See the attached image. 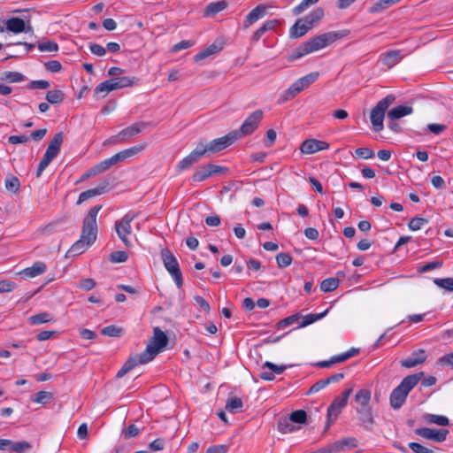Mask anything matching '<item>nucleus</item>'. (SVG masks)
<instances>
[{
  "instance_id": "nucleus-1",
  "label": "nucleus",
  "mask_w": 453,
  "mask_h": 453,
  "mask_svg": "<svg viewBox=\"0 0 453 453\" xmlns=\"http://www.w3.org/2000/svg\"><path fill=\"white\" fill-rule=\"evenodd\" d=\"M349 30L333 31L317 35L302 43L288 56V61L296 60L309 53L319 50L330 43L349 35Z\"/></svg>"
},
{
  "instance_id": "nucleus-2",
  "label": "nucleus",
  "mask_w": 453,
  "mask_h": 453,
  "mask_svg": "<svg viewBox=\"0 0 453 453\" xmlns=\"http://www.w3.org/2000/svg\"><path fill=\"white\" fill-rule=\"evenodd\" d=\"M423 375V372L408 375L393 389L389 396V402L394 410H398L403 405L408 394L417 386Z\"/></svg>"
},
{
  "instance_id": "nucleus-3",
  "label": "nucleus",
  "mask_w": 453,
  "mask_h": 453,
  "mask_svg": "<svg viewBox=\"0 0 453 453\" xmlns=\"http://www.w3.org/2000/svg\"><path fill=\"white\" fill-rule=\"evenodd\" d=\"M168 343L167 335L159 328L155 327L153 336L150 340L145 350L140 355L147 363L152 361Z\"/></svg>"
},
{
  "instance_id": "nucleus-4",
  "label": "nucleus",
  "mask_w": 453,
  "mask_h": 453,
  "mask_svg": "<svg viewBox=\"0 0 453 453\" xmlns=\"http://www.w3.org/2000/svg\"><path fill=\"white\" fill-rule=\"evenodd\" d=\"M102 205H95L89 209L88 214L83 219L82 231L81 238L87 242L88 244H93L97 236L96 217Z\"/></svg>"
},
{
  "instance_id": "nucleus-5",
  "label": "nucleus",
  "mask_w": 453,
  "mask_h": 453,
  "mask_svg": "<svg viewBox=\"0 0 453 453\" xmlns=\"http://www.w3.org/2000/svg\"><path fill=\"white\" fill-rule=\"evenodd\" d=\"M64 134L62 132L57 133L53 139L49 143V146L39 163L36 177H40L46 167L51 163V161L59 154L61 145L63 143Z\"/></svg>"
},
{
  "instance_id": "nucleus-6",
  "label": "nucleus",
  "mask_w": 453,
  "mask_h": 453,
  "mask_svg": "<svg viewBox=\"0 0 453 453\" xmlns=\"http://www.w3.org/2000/svg\"><path fill=\"white\" fill-rule=\"evenodd\" d=\"M160 257L165 268L173 277L176 286L180 288L183 285V277L177 258L167 248L161 250Z\"/></svg>"
},
{
  "instance_id": "nucleus-7",
  "label": "nucleus",
  "mask_w": 453,
  "mask_h": 453,
  "mask_svg": "<svg viewBox=\"0 0 453 453\" xmlns=\"http://www.w3.org/2000/svg\"><path fill=\"white\" fill-rule=\"evenodd\" d=\"M395 96L393 95H388L386 97L380 100L377 104L371 111V123L372 125L373 130L376 132H380L383 129V120L385 117V112L389 107V105L395 101Z\"/></svg>"
},
{
  "instance_id": "nucleus-8",
  "label": "nucleus",
  "mask_w": 453,
  "mask_h": 453,
  "mask_svg": "<svg viewBox=\"0 0 453 453\" xmlns=\"http://www.w3.org/2000/svg\"><path fill=\"white\" fill-rule=\"evenodd\" d=\"M263 116L264 112L262 110H256L250 115H249L239 129L232 131L233 133L236 134V139L239 140L243 136L253 134L258 127Z\"/></svg>"
},
{
  "instance_id": "nucleus-9",
  "label": "nucleus",
  "mask_w": 453,
  "mask_h": 453,
  "mask_svg": "<svg viewBox=\"0 0 453 453\" xmlns=\"http://www.w3.org/2000/svg\"><path fill=\"white\" fill-rule=\"evenodd\" d=\"M236 136V134L231 131L225 136L214 139L207 144L202 143V150H204V155L219 152L237 141Z\"/></svg>"
},
{
  "instance_id": "nucleus-10",
  "label": "nucleus",
  "mask_w": 453,
  "mask_h": 453,
  "mask_svg": "<svg viewBox=\"0 0 453 453\" xmlns=\"http://www.w3.org/2000/svg\"><path fill=\"white\" fill-rule=\"evenodd\" d=\"M134 215L126 214L121 219L115 222V230L119 239L127 247L132 246L127 235L131 234V222L134 220Z\"/></svg>"
},
{
  "instance_id": "nucleus-11",
  "label": "nucleus",
  "mask_w": 453,
  "mask_h": 453,
  "mask_svg": "<svg viewBox=\"0 0 453 453\" xmlns=\"http://www.w3.org/2000/svg\"><path fill=\"white\" fill-rule=\"evenodd\" d=\"M414 433L427 440H432L436 442H442L446 440L449 434L448 429H434L429 427H419L415 429Z\"/></svg>"
},
{
  "instance_id": "nucleus-12",
  "label": "nucleus",
  "mask_w": 453,
  "mask_h": 453,
  "mask_svg": "<svg viewBox=\"0 0 453 453\" xmlns=\"http://www.w3.org/2000/svg\"><path fill=\"white\" fill-rule=\"evenodd\" d=\"M204 156V150H202V143H198L196 149L183 159H181L178 165L177 169L179 171H184L188 169L194 164L197 163L201 157Z\"/></svg>"
},
{
  "instance_id": "nucleus-13",
  "label": "nucleus",
  "mask_w": 453,
  "mask_h": 453,
  "mask_svg": "<svg viewBox=\"0 0 453 453\" xmlns=\"http://www.w3.org/2000/svg\"><path fill=\"white\" fill-rule=\"evenodd\" d=\"M329 143L317 139H306L300 145V150L303 154H314L318 151L327 150Z\"/></svg>"
},
{
  "instance_id": "nucleus-14",
  "label": "nucleus",
  "mask_w": 453,
  "mask_h": 453,
  "mask_svg": "<svg viewBox=\"0 0 453 453\" xmlns=\"http://www.w3.org/2000/svg\"><path fill=\"white\" fill-rule=\"evenodd\" d=\"M347 405V403L336 396L329 407L327 408V420L325 426V432L330 427L331 424L334 422L342 410Z\"/></svg>"
},
{
  "instance_id": "nucleus-15",
  "label": "nucleus",
  "mask_w": 453,
  "mask_h": 453,
  "mask_svg": "<svg viewBox=\"0 0 453 453\" xmlns=\"http://www.w3.org/2000/svg\"><path fill=\"white\" fill-rule=\"evenodd\" d=\"M5 28L9 32L14 34H19L22 32L29 33L33 32V28L30 25L27 26L25 21L19 17H13L5 20Z\"/></svg>"
},
{
  "instance_id": "nucleus-16",
  "label": "nucleus",
  "mask_w": 453,
  "mask_h": 453,
  "mask_svg": "<svg viewBox=\"0 0 453 453\" xmlns=\"http://www.w3.org/2000/svg\"><path fill=\"white\" fill-rule=\"evenodd\" d=\"M427 358L425 349H418L414 350L410 357L401 360V365L405 368H412L423 364Z\"/></svg>"
},
{
  "instance_id": "nucleus-17",
  "label": "nucleus",
  "mask_w": 453,
  "mask_h": 453,
  "mask_svg": "<svg viewBox=\"0 0 453 453\" xmlns=\"http://www.w3.org/2000/svg\"><path fill=\"white\" fill-rule=\"evenodd\" d=\"M266 7L264 4H258L252 9L250 13L245 17L243 21V28L247 29L252 24L265 15Z\"/></svg>"
},
{
  "instance_id": "nucleus-18",
  "label": "nucleus",
  "mask_w": 453,
  "mask_h": 453,
  "mask_svg": "<svg viewBox=\"0 0 453 453\" xmlns=\"http://www.w3.org/2000/svg\"><path fill=\"white\" fill-rule=\"evenodd\" d=\"M147 126L148 123L146 122L134 123L119 132L120 140L123 141V142L128 141L131 137L140 134Z\"/></svg>"
},
{
  "instance_id": "nucleus-19",
  "label": "nucleus",
  "mask_w": 453,
  "mask_h": 453,
  "mask_svg": "<svg viewBox=\"0 0 453 453\" xmlns=\"http://www.w3.org/2000/svg\"><path fill=\"white\" fill-rule=\"evenodd\" d=\"M109 182L105 180L97 187L81 193L77 201V204H81L89 198L104 194L107 190Z\"/></svg>"
},
{
  "instance_id": "nucleus-20",
  "label": "nucleus",
  "mask_w": 453,
  "mask_h": 453,
  "mask_svg": "<svg viewBox=\"0 0 453 453\" xmlns=\"http://www.w3.org/2000/svg\"><path fill=\"white\" fill-rule=\"evenodd\" d=\"M46 269L47 266L44 262L37 261L32 266L23 269L19 274L24 279L35 278L42 274Z\"/></svg>"
},
{
  "instance_id": "nucleus-21",
  "label": "nucleus",
  "mask_w": 453,
  "mask_h": 453,
  "mask_svg": "<svg viewBox=\"0 0 453 453\" xmlns=\"http://www.w3.org/2000/svg\"><path fill=\"white\" fill-rule=\"evenodd\" d=\"M145 364H147V362L144 361L143 358H142L140 354L133 356V357H130L126 361V363L123 365V366L119 370V372H117L116 377L117 378H121L126 373H127L130 370H132L133 368L137 366L138 365H145Z\"/></svg>"
},
{
  "instance_id": "nucleus-22",
  "label": "nucleus",
  "mask_w": 453,
  "mask_h": 453,
  "mask_svg": "<svg viewBox=\"0 0 453 453\" xmlns=\"http://www.w3.org/2000/svg\"><path fill=\"white\" fill-rule=\"evenodd\" d=\"M357 412L358 414V418L361 421L365 429L371 431L374 424L372 408H357Z\"/></svg>"
},
{
  "instance_id": "nucleus-23",
  "label": "nucleus",
  "mask_w": 453,
  "mask_h": 453,
  "mask_svg": "<svg viewBox=\"0 0 453 453\" xmlns=\"http://www.w3.org/2000/svg\"><path fill=\"white\" fill-rule=\"evenodd\" d=\"M312 27H310L304 19H298L296 23L290 27L289 35L292 38H300L309 32Z\"/></svg>"
},
{
  "instance_id": "nucleus-24",
  "label": "nucleus",
  "mask_w": 453,
  "mask_h": 453,
  "mask_svg": "<svg viewBox=\"0 0 453 453\" xmlns=\"http://www.w3.org/2000/svg\"><path fill=\"white\" fill-rule=\"evenodd\" d=\"M403 59V55L400 50H393L387 51L383 54L381 61L384 65L392 68Z\"/></svg>"
},
{
  "instance_id": "nucleus-25",
  "label": "nucleus",
  "mask_w": 453,
  "mask_h": 453,
  "mask_svg": "<svg viewBox=\"0 0 453 453\" xmlns=\"http://www.w3.org/2000/svg\"><path fill=\"white\" fill-rule=\"evenodd\" d=\"M228 5V3L226 0H220L216 2L210 3L203 11V15L205 17H213L219 12L224 11Z\"/></svg>"
},
{
  "instance_id": "nucleus-26",
  "label": "nucleus",
  "mask_w": 453,
  "mask_h": 453,
  "mask_svg": "<svg viewBox=\"0 0 453 453\" xmlns=\"http://www.w3.org/2000/svg\"><path fill=\"white\" fill-rule=\"evenodd\" d=\"M412 111H413V109L411 106L398 105V106L392 108L388 112V119H391V120H396V119H399L406 115L412 113Z\"/></svg>"
},
{
  "instance_id": "nucleus-27",
  "label": "nucleus",
  "mask_w": 453,
  "mask_h": 453,
  "mask_svg": "<svg viewBox=\"0 0 453 453\" xmlns=\"http://www.w3.org/2000/svg\"><path fill=\"white\" fill-rule=\"evenodd\" d=\"M113 90H116V87L114 86L113 81L111 78L110 80L99 83L95 88V94L100 96L101 97H105L110 92Z\"/></svg>"
},
{
  "instance_id": "nucleus-28",
  "label": "nucleus",
  "mask_w": 453,
  "mask_h": 453,
  "mask_svg": "<svg viewBox=\"0 0 453 453\" xmlns=\"http://www.w3.org/2000/svg\"><path fill=\"white\" fill-rule=\"evenodd\" d=\"M371 400V391L367 388L358 390L355 395V401L359 405L358 408H367Z\"/></svg>"
},
{
  "instance_id": "nucleus-29",
  "label": "nucleus",
  "mask_w": 453,
  "mask_h": 453,
  "mask_svg": "<svg viewBox=\"0 0 453 453\" xmlns=\"http://www.w3.org/2000/svg\"><path fill=\"white\" fill-rule=\"evenodd\" d=\"M324 9L321 7L314 9L305 17H303L304 21L310 25V27H313L319 20L324 17Z\"/></svg>"
},
{
  "instance_id": "nucleus-30",
  "label": "nucleus",
  "mask_w": 453,
  "mask_h": 453,
  "mask_svg": "<svg viewBox=\"0 0 453 453\" xmlns=\"http://www.w3.org/2000/svg\"><path fill=\"white\" fill-rule=\"evenodd\" d=\"M209 177H211V174H210L208 164H206V165H203L198 167L195 171V173H193V175L190 178V181L192 183L193 182H201V181L205 180Z\"/></svg>"
},
{
  "instance_id": "nucleus-31",
  "label": "nucleus",
  "mask_w": 453,
  "mask_h": 453,
  "mask_svg": "<svg viewBox=\"0 0 453 453\" xmlns=\"http://www.w3.org/2000/svg\"><path fill=\"white\" fill-rule=\"evenodd\" d=\"M328 311L329 310L326 309V311H324L321 313H310V314L305 315L304 317H303L302 321L300 322V324L298 325V326L296 328L305 327V326L321 319L322 318H324L326 315Z\"/></svg>"
},
{
  "instance_id": "nucleus-32",
  "label": "nucleus",
  "mask_w": 453,
  "mask_h": 453,
  "mask_svg": "<svg viewBox=\"0 0 453 453\" xmlns=\"http://www.w3.org/2000/svg\"><path fill=\"white\" fill-rule=\"evenodd\" d=\"M277 427L278 430L282 434L292 433L298 429V427L293 425V422L288 417L279 418Z\"/></svg>"
},
{
  "instance_id": "nucleus-33",
  "label": "nucleus",
  "mask_w": 453,
  "mask_h": 453,
  "mask_svg": "<svg viewBox=\"0 0 453 453\" xmlns=\"http://www.w3.org/2000/svg\"><path fill=\"white\" fill-rule=\"evenodd\" d=\"M53 320V316L49 312H41L28 318L30 325H41Z\"/></svg>"
},
{
  "instance_id": "nucleus-34",
  "label": "nucleus",
  "mask_w": 453,
  "mask_h": 453,
  "mask_svg": "<svg viewBox=\"0 0 453 453\" xmlns=\"http://www.w3.org/2000/svg\"><path fill=\"white\" fill-rule=\"evenodd\" d=\"M243 403L240 397H229L226 403V409L231 413H239L242 411Z\"/></svg>"
},
{
  "instance_id": "nucleus-35",
  "label": "nucleus",
  "mask_w": 453,
  "mask_h": 453,
  "mask_svg": "<svg viewBox=\"0 0 453 453\" xmlns=\"http://www.w3.org/2000/svg\"><path fill=\"white\" fill-rule=\"evenodd\" d=\"M91 244H88L86 241L80 238L78 241H76L72 247L68 250V254L70 256H78L82 254L88 246Z\"/></svg>"
},
{
  "instance_id": "nucleus-36",
  "label": "nucleus",
  "mask_w": 453,
  "mask_h": 453,
  "mask_svg": "<svg viewBox=\"0 0 453 453\" xmlns=\"http://www.w3.org/2000/svg\"><path fill=\"white\" fill-rule=\"evenodd\" d=\"M424 419L428 424H436L441 426H445L449 424V420L447 417L436 414H426Z\"/></svg>"
},
{
  "instance_id": "nucleus-37",
  "label": "nucleus",
  "mask_w": 453,
  "mask_h": 453,
  "mask_svg": "<svg viewBox=\"0 0 453 453\" xmlns=\"http://www.w3.org/2000/svg\"><path fill=\"white\" fill-rule=\"evenodd\" d=\"M65 94L60 89L50 90L46 94V100L51 104H58L64 101Z\"/></svg>"
},
{
  "instance_id": "nucleus-38",
  "label": "nucleus",
  "mask_w": 453,
  "mask_h": 453,
  "mask_svg": "<svg viewBox=\"0 0 453 453\" xmlns=\"http://www.w3.org/2000/svg\"><path fill=\"white\" fill-rule=\"evenodd\" d=\"M111 79L113 81L114 86L116 87V89L132 87L134 84V81L136 80L135 77L129 76L116 77Z\"/></svg>"
},
{
  "instance_id": "nucleus-39",
  "label": "nucleus",
  "mask_w": 453,
  "mask_h": 453,
  "mask_svg": "<svg viewBox=\"0 0 453 453\" xmlns=\"http://www.w3.org/2000/svg\"><path fill=\"white\" fill-rule=\"evenodd\" d=\"M339 286V280L336 278H327L320 283V289L325 293L332 292Z\"/></svg>"
},
{
  "instance_id": "nucleus-40",
  "label": "nucleus",
  "mask_w": 453,
  "mask_h": 453,
  "mask_svg": "<svg viewBox=\"0 0 453 453\" xmlns=\"http://www.w3.org/2000/svg\"><path fill=\"white\" fill-rule=\"evenodd\" d=\"M300 92H297V88L292 84L288 89H286L279 97L278 103L280 104H284L293 98H295Z\"/></svg>"
},
{
  "instance_id": "nucleus-41",
  "label": "nucleus",
  "mask_w": 453,
  "mask_h": 453,
  "mask_svg": "<svg viewBox=\"0 0 453 453\" xmlns=\"http://www.w3.org/2000/svg\"><path fill=\"white\" fill-rule=\"evenodd\" d=\"M219 50V48L217 45L211 44L209 47H207L206 49H204L203 50L197 53L194 57V60L198 62L200 60L206 58L207 57H209L211 55L217 53Z\"/></svg>"
},
{
  "instance_id": "nucleus-42",
  "label": "nucleus",
  "mask_w": 453,
  "mask_h": 453,
  "mask_svg": "<svg viewBox=\"0 0 453 453\" xmlns=\"http://www.w3.org/2000/svg\"><path fill=\"white\" fill-rule=\"evenodd\" d=\"M52 399H53L52 393L47 392V391H39L32 398V401L35 403L46 404V403H50Z\"/></svg>"
},
{
  "instance_id": "nucleus-43",
  "label": "nucleus",
  "mask_w": 453,
  "mask_h": 453,
  "mask_svg": "<svg viewBox=\"0 0 453 453\" xmlns=\"http://www.w3.org/2000/svg\"><path fill=\"white\" fill-rule=\"evenodd\" d=\"M293 258L289 253L280 252L276 256V262L280 268H285L291 265Z\"/></svg>"
},
{
  "instance_id": "nucleus-44",
  "label": "nucleus",
  "mask_w": 453,
  "mask_h": 453,
  "mask_svg": "<svg viewBox=\"0 0 453 453\" xmlns=\"http://www.w3.org/2000/svg\"><path fill=\"white\" fill-rule=\"evenodd\" d=\"M3 79L8 82L15 83L23 81L25 80V76L19 72H5L3 74Z\"/></svg>"
},
{
  "instance_id": "nucleus-45",
  "label": "nucleus",
  "mask_w": 453,
  "mask_h": 453,
  "mask_svg": "<svg viewBox=\"0 0 453 453\" xmlns=\"http://www.w3.org/2000/svg\"><path fill=\"white\" fill-rule=\"evenodd\" d=\"M288 418L293 423L304 424L307 420V414L303 410H297L293 411Z\"/></svg>"
},
{
  "instance_id": "nucleus-46",
  "label": "nucleus",
  "mask_w": 453,
  "mask_h": 453,
  "mask_svg": "<svg viewBox=\"0 0 453 453\" xmlns=\"http://www.w3.org/2000/svg\"><path fill=\"white\" fill-rule=\"evenodd\" d=\"M32 449V445L26 441L12 442V447L9 449L10 451L17 453H25L26 451Z\"/></svg>"
},
{
  "instance_id": "nucleus-47",
  "label": "nucleus",
  "mask_w": 453,
  "mask_h": 453,
  "mask_svg": "<svg viewBox=\"0 0 453 453\" xmlns=\"http://www.w3.org/2000/svg\"><path fill=\"white\" fill-rule=\"evenodd\" d=\"M428 220L421 217H413L408 223V226L411 231L419 230L424 225L427 224Z\"/></svg>"
},
{
  "instance_id": "nucleus-48",
  "label": "nucleus",
  "mask_w": 453,
  "mask_h": 453,
  "mask_svg": "<svg viewBox=\"0 0 453 453\" xmlns=\"http://www.w3.org/2000/svg\"><path fill=\"white\" fill-rule=\"evenodd\" d=\"M301 317L302 316L299 313H296L291 316H288V317L280 320L277 323V328L278 329L285 328V327L294 324L296 321L299 320L301 319Z\"/></svg>"
},
{
  "instance_id": "nucleus-49",
  "label": "nucleus",
  "mask_w": 453,
  "mask_h": 453,
  "mask_svg": "<svg viewBox=\"0 0 453 453\" xmlns=\"http://www.w3.org/2000/svg\"><path fill=\"white\" fill-rule=\"evenodd\" d=\"M319 0H303L298 5L294 7L292 12L294 15H299L308 9L311 5L315 4Z\"/></svg>"
},
{
  "instance_id": "nucleus-50",
  "label": "nucleus",
  "mask_w": 453,
  "mask_h": 453,
  "mask_svg": "<svg viewBox=\"0 0 453 453\" xmlns=\"http://www.w3.org/2000/svg\"><path fill=\"white\" fill-rule=\"evenodd\" d=\"M319 73L318 72L310 73L298 79L299 83H302L304 88H308L311 84L317 81Z\"/></svg>"
},
{
  "instance_id": "nucleus-51",
  "label": "nucleus",
  "mask_w": 453,
  "mask_h": 453,
  "mask_svg": "<svg viewBox=\"0 0 453 453\" xmlns=\"http://www.w3.org/2000/svg\"><path fill=\"white\" fill-rule=\"evenodd\" d=\"M434 283L441 288L453 291V278H435Z\"/></svg>"
},
{
  "instance_id": "nucleus-52",
  "label": "nucleus",
  "mask_w": 453,
  "mask_h": 453,
  "mask_svg": "<svg viewBox=\"0 0 453 453\" xmlns=\"http://www.w3.org/2000/svg\"><path fill=\"white\" fill-rule=\"evenodd\" d=\"M128 254L124 250L113 251L110 255V261L112 263H124L127 260Z\"/></svg>"
},
{
  "instance_id": "nucleus-53",
  "label": "nucleus",
  "mask_w": 453,
  "mask_h": 453,
  "mask_svg": "<svg viewBox=\"0 0 453 453\" xmlns=\"http://www.w3.org/2000/svg\"><path fill=\"white\" fill-rule=\"evenodd\" d=\"M19 187L20 182L16 176H11L5 180V188L8 190L17 193L19 190Z\"/></svg>"
},
{
  "instance_id": "nucleus-54",
  "label": "nucleus",
  "mask_w": 453,
  "mask_h": 453,
  "mask_svg": "<svg viewBox=\"0 0 453 453\" xmlns=\"http://www.w3.org/2000/svg\"><path fill=\"white\" fill-rule=\"evenodd\" d=\"M139 433V427H137L134 424H132L122 431V435L125 440H128L130 438L137 436Z\"/></svg>"
},
{
  "instance_id": "nucleus-55",
  "label": "nucleus",
  "mask_w": 453,
  "mask_h": 453,
  "mask_svg": "<svg viewBox=\"0 0 453 453\" xmlns=\"http://www.w3.org/2000/svg\"><path fill=\"white\" fill-rule=\"evenodd\" d=\"M39 50L41 51H58V45L57 42L53 41H47L43 42H40L37 45Z\"/></svg>"
},
{
  "instance_id": "nucleus-56",
  "label": "nucleus",
  "mask_w": 453,
  "mask_h": 453,
  "mask_svg": "<svg viewBox=\"0 0 453 453\" xmlns=\"http://www.w3.org/2000/svg\"><path fill=\"white\" fill-rule=\"evenodd\" d=\"M122 329L115 326H108L103 328L102 334L111 337H119L121 335Z\"/></svg>"
},
{
  "instance_id": "nucleus-57",
  "label": "nucleus",
  "mask_w": 453,
  "mask_h": 453,
  "mask_svg": "<svg viewBox=\"0 0 453 453\" xmlns=\"http://www.w3.org/2000/svg\"><path fill=\"white\" fill-rule=\"evenodd\" d=\"M112 165H114V164L111 161V157H109V158H106V159L99 162L98 164L95 165L94 166H95L97 173L99 174L101 173H104V172L107 171Z\"/></svg>"
},
{
  "instance_id": "nucleus-58",
  "label": "nucleus",
  "mask_w": 453,
  "mask_h": 453,
  "mask_svg": "<svg viewBox=\"0 0 453 453\" xmlns=\"http://www.w3.org/2000/svg\"><path fill=\"white\" fill-rule=\"evenodd\" d=\"M16 288V283L10 280H0V294L12 292Z\"/></svg>"
},
{
  "instance_id": "nucleus-59",
  "label": "nucleus",
  "mask_w": 453,
  "mask_h": 453,
  "mask_svg": "<svg viewBox=\"0 0 453 453\" xmlns=\"http://www.w3.org/2000/svg\"><path fill=\"white\" fill-rule=\"evenodd\" d=\"M287 365H277L272 362H269V361H266L264 365H263V368H268L270 369L271 371H273V372L274 373H277V374H281L283 373L286 369H287Z\"/></svg>"
},
{
  "instance_id": "nucleus-60",
  "label": "nucleus",
  "mask_w": 453,
  "mask_h": 453,
  "mask_svg": "<svg viewBox=\"0 0 453 453\" xmlns=\"http://www.w3.org/2000/svg\"><path fill=\"white\" fill-rule=\"evenodd\" d=\"M50 86V82L44 80L32 81L27 84V87L31 89H46Z\"/></svg>"
},
{
  "instance_id": "nucleus-61",
  "label": "nucleus",
  "mask_w": 453,
  "mask_h": 453,
  "mask_svg": "<svg viewBox=\"0 0 453 453\" xmlns=\"http://www.w3.org/2000/svg\"><path fill=\"white\" fill-rule=\"evenodd\" d=\"M437 364L443 366H449L453 369V352L445 354L437 359Z\"/></svg>"
},
{
  "instance_id": "nucleus-62",
  "label": "nucleus",
  "mask_w": 453,
  "mask_h": 453,
  "mask_svg": "<svg viewBox=\"0 0 453 453\" xmlns=\"http://www.w3.org/2000/svg\"><path fill=\"white\" fill-rule=\"evenodd\" d=\"M409 448L414 453H434V451L433 449H430L418 442H410Z\"/></svg>"
},
{
  "instance_id": "nucleus-63",
  "label": "nucleus",
  "mask_w": 453,
  "mask_h": 453,
  "mask_svg": "<svg viewBox=\"0 0 453 453\" xmlns=\"http://www.w3.org/2000/svg\"><path fill=\"white\" fill-rule=\"evenodd\" d=\"M96 286V281L91 278H86L80 280L78 287L85 291L93 289Z\"/></svg>"
},
{
  "instance_id": "nucleus-64",
  "label": "nucleus",
  "mask_w": 453,
  "mask_h": 453,
  "mask_svg": "<svg viewBox=\"0 0 453 453\" xmlns=\"http://www.w3.org/2000/svg\"><path fill=\"white\" fill-rule=\"evenodd\" d=\"M229 450V446L226 444H218L210 446L206 453H226Z\"/></svg>"
}]
</instances>
